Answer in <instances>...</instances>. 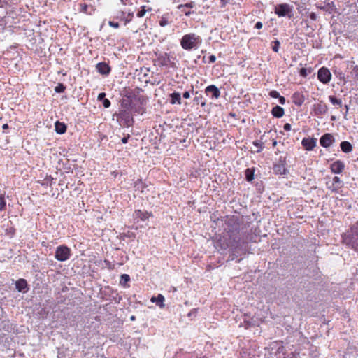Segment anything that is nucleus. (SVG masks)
Returning <instances> with one entry per match:
<instances>
[{
  "instance_id": "obj_27",
  "label": "nucleus",
  "mask_w": 358,
  "mask_h": 358,
  "mask_svg": "<svg viewBox=\"0 0 358 358\" xmlns=\"http://www.w3.org/2000/svg\"><path fill=\"white\" fill-rule=\"evenodd\" d=\"M52 180L53 178L51 176H47L43 180H38L37 182L44 187H48L52 186Z\"/></svg>"
},
{
  "instance_id": "obj_56",
  "label": "nucleus",
  "mask_w": 358,
  "mask_h": 358,
  "mask_svg": "<svg viewBox=\"0 0 358 358\" xmlns=\"http://www.w3.org/2000/svg\"><path fill=\"white\" fill-rule=\"evenodd\" d=\"M208 59H209V61H208L209 63H214L216 61V57L214 55H211Z\"/></svg>"
},
{
  "instance_id": "obj_8",
  "label": "nucleus",
  "mask_w": 358,
  "mask_h": 358,
  "mask_svg": "<svg viewBox=\"0 0 358 358\" xmlns=\"http://www.w3.org/2000/svg\"><path fill=\"white\" fill-rule=\"evenodd\" d=\"M286 157L280 156L278 163L275 164L273 166V171L275 174L284 175L286 174L287 170L286 169Z\"/></svg>"
},
{
  "instance_id": "obj_50",
  "label": "nucleus",
  "mask_w": 358,
  "mask_h": 358,
  "mask_svg": "<svg viewBox=\"0 0 358 358\" xmlns=\"http://www.w3.org/2000/svg\"><path fill=\"white\" fill-rule=\"evenodd\" d=\"M180 10L186 16H189L192 14V12L188 8H182Z\"/></svg>"
},
{
  "instance_id": "obj_61",
  "label": "nucleus",
  "mask_w": 358,
  "mask_h": 358,
  "mask_svg": "<svg viewBox=\"0 0 358 358\" xmlns=\"http://www.w3.org/2000/svg\"><path fill=\"white\" fill-rule=\"evenodd\" d=\"M311 20H315L316 19V15L314 13H312L310 15Z\"/></svg>"
},
{
  "instance_id": "obj_48",
  "label": "nucleus",
  "mask_w": 358,
  "mask_h": 358,
  "mask_svg": "<svg viewBox=\"0 0 358 358\" xmlns=\"http://www.w3.org/2000/svg\"><path fill=\"white\" fill-rule=\"evenodd\" d=\"M108 25L111 27L117 29L120 27V24L118 22H114V21H109Z\"/></svg>"
},
{
  "instance_id": "obj_11",
  "label": "nucleus",
  "mask_w": 358,
  "mask_h": 358,
  "mask_svg": "<svg viewBox=\"0 0 358 358\" xmlns=\"http://www.w3.org/2000/svg\"><path fill=\"white\" fill-rule=\"evenodd\" d=\"M335 141V138L331 134L327 133L322 135L320 139V145L324 148L330 147Z\"/></svg>"
},
{
  "instance_id": "obj_9",
  "label": "nucleus",
  "mask_w": 358,
  "mask_h": 358,
  "mask_svg": "<svg viewBox=\"0 0 358 358\" xmlns=\"http://www.w3.org/2000/svg\"><path fill=\"white\" fill-rule=\"evenodd\" d=\"M318 80L324 84L328 83L331 78V74L327 68L322 67L317 73Z\"/></svg>"
},
{
  "instance_id": "obj_55",
  "label": "nucleus",
  "mask_w": 358,
  "mask_h": 358,
  "mask_svg": "<svg viewBox=\"0 0 358 358\" xmlns=\"http://www.w3.org/2000/svg\"><path fill=\"white\" fill-rule=\"evenodd\" d=\"M291 127H291V124H289V123H286V124H284V126H283V129H284V130H285V131H290V130H291Z\"/></svg>"
},
{
  "instance_id": "obj_43",
  "label": "nucleus",
  "mask_w": 358,
  "mask_h": 358,
  "mask_svg": "<svg viewBox=\"0 0 358 358\" xmlns=\"http://www.w3.org/2000/svg\"><path fill=\"white\" fill-rule=\"evenodd\" d=\"M6 206V202L5 201L4 196L0 195V211L4 210Z\"/></svg>"
},
{
  "instance_id": "obj_7",
  "label": "nucleus",
  "mask_w": 358,
  "mask_h": 358,
  "mask_svg": "<svg viewBox=\"0 0 358 358\" xmlns=\"http://www.w3.org/2000/svg\"><path fill=\"white\" fill-rule=\"evenodd\" d=\"M327 188L333 193H338L343 186V182L339 177L334 176L331 181L327 182Z\"/></svg>"
},
{
  "instance_id": "obj_19",
  "label": "nucleus",
  "mask_w": 358,
  "mask_h": 358,
  "mask_svg": "<svg viewBox=\"0 0 358 358\" xmlns=\"http://www.w3.org/2000/svg\"><path fill=\"white\" fill-rule=\"evenodd\" d=\"M292 102L297 106H301L305 101V96L302 92H294L292 96Z\"/></svg>"
},
{
  "instance_id": "obj_32",
  "label": "nucleus",
  "mask_w": 358,
  "mask_h": 358,
  "mask_svg": "<svg viewBox=\"0 0 358 358\" xmlns=\"http://www.w3.org/2000/svg\"><path fill=\"white\" fill-rule=\"evenodd\" d=\"M194 102L198 105H201V107L204 108L206 106V100L202 94H199L194 98Z\"/></svg>"
},
{
  "instance_id": "obj_63",
  "label": "nucleus",
  "mask_w": 358,
  "mask_h": 358,
  "mask_svg": "<svg viewBox=\"0 0 358 358\" xmlns=\"http://www.w3.org/2000/svg\"><path fill=\"white\" fill-rule=\"evenodd\" d=\"M331 120L334 121V120H336V118H335V117H334V116H331Z\"/></svg>"
},
{
  "instance_id": "obj_49",
  "label": "nucleus",
  "mask_w": 358,
  "mask_h": 358,
  "mask_svg": "<svg viewBox=\"0 0 358 358\" xmlns=\"http://www.w3.org/2000/svg\"><path fill=\"white\" fill-rule=\"evenodd\" d=\"M270 96L271 97H273V98H279L280 96V94L277 92V91H271L270 92Z\"/></svg>"
},
{
  "instance_id": "obj_53",
  "label": "nucleus",
  "mask_w": 358,
  "mask_h": 358,
  "mask_svg": "<svg viewBox=\"0 0 358 358\" xmlns=\"http://www.w3.org/2000/svg\"><path fill=\"white\" fill-rule=\"evenodd\" d=\"M8 2L6 0H0V8H6Z\"/></svg>"
},
{
  "instance_id": "obj_58",
  "label": "nucleus",
  "mask_w": 358,
  "mask_h": 358,
  "mask_svg": "<svg viewBox=\"0 0 358 358\" xmlns=\"http://www.w3.org/2000/svg\"><path fill=\"white\" fill-rule=\"evenodd\" d=\"M285 98L284 96H279V102L280 104L284 105L285 103Z\"/></svg>"
},
{
  "instance_id": "obj_28",
  "label": "nucleus",
  "mask_w": 358,
  "mask_h": 358,
  "mask_svg": "<svg viewBox=\"0 0 358 358\" xmlns=\"http://www.w3.org/2000/svg\"><path fill=\"white\" fill-rule=\"evenodd\" d=\"M341 150L345 153H349L352 150V145L348 141H342L340 144Z\"/></svg>"
},
{
  "instance_id": "obj_31",
  "label": "nucleus",
  "mask_w": 358,
  "mask_h": 358,
  "mask_svg": "<svg viewBox=\"0 0 358 358\" xmlns=\"http://www.w3.org/2000/svg\"><path fill=\"white\" fill-rule=\"evenodd\" d=\"M151 301L152 302H156L157 304L160 307V308H164V297L162 294H158L157 296H152L151 298Z\"/></svg>"
},
{
  "instance_id": "obj_57",
  "label": "nucleus",
  "mask_w": 358,
  "mask_h": 358,
  "mask_svg": "<svg viewBox=\"0 0 358 358\" xmlns=\"http://www.w3.org/2000/svg\"><path fill=\"white\" fill-rule=\"evenodd\" d=\"M129 138H130V135H129V134H127L126 136H124V137H123V138H122V140H121V141H122V143H127L128 142V141H129Z\"/></svg>"
},
{
  "instance_id": "obj_46",
  "label": "nucleus",
  "mask_w": 358,
  "mask_h": 358,
  "mask_svg": "<svg viewBox=\"0 0 358 358\" xmlns=\"http://www.w3.org/2000/svg\"><path fill=\"white\" fill-rule=\"evenodd\" d=\"M254 145L257 147V150L255 152H259L262 149V144L260 141H255L253 143Z\"/></svg>"
},
{
  "instance_id": "obj_29",
  "label": "nucleus",
  "mask_w": 358,
  "mask_h": 358,
  "mask_svg": "<svg viewBox=\"0 0 358 358\" xmlns=\"http://www.w3.org/2000/svg\"><path fill=\"white\" fill-rule=\"evenodd\" d=\"M152 10V8L148 6H141L140 10L136 13V16L139 18L143 17L147 12H150Z\"/></svg>"
},
{
  "instance_id": "obj_45",
  "label": "nucleus",
  "mask_w": 358,
  "mask_h": 358,
  "mask_svg": "<svg viewBox=\"0 0 358 358\" xmlns=\"http://www.w3.org/2000/svg\"><path fill=\"white\" fill-rule=\"evenodd\" d=\"M273 45L272 46V49L274 52H278L280 48V42L278 41H275L273 42Z\"/></svg>"
},
{
  "instance_id": "obj_3",
  "label": "nucleus",
  "mask_w": 358,
  "mask_h": 358,
  "mask_svg": "<svg viewBox=\"0 0 358 358\" xmlns=\"http://www.w3.org/2000/svg\"><path fill=\"white\" fill-rule=\"evenodd\" d=\"M148 101V98L142 94H139L138 91L134 99L133 100V106H131V110L135 114L143 115L145 113V105Z\"/></svg>"
},
{
  "instance_id": "obj_23",
  "label": "nucleus",
  "mask_w": 358,
  "mask_h": 358,
  "mask_svg": "<svg viewBox=\"0 0 358 358\" xmlns=\"http://www.w3.org/2000/svg\"><path fill=\"white\" fill-rule=\"evenodd\" d=\"M271 114L275 117L280 118L284 115L285 111L282 107L279 106H275L272 108Z\"/></svg>"
},
{
  "instance_id": "obj_34",
  "label": "nucleus",
  "mask_w": 358,
  "mask_h": 358,
  "mask_svg": "<svg viewBox=\"0 0 358 358\" xmlns=\"http://www.w3.org/2000/svg\"><path fill=\"white\" fill-rule=\"evenodd\" d=\"M255 325H259L258 323H256L255 321H250L248 320V316L247 315H244V319H243V327H244L245 329H248L252 326H255Z\"/></svg>"
},
{
  "instance_id": "obj_64",
  "label": "nucleus",
  "mask_w": 358,
  "mask_h": 358,
  "mask_svg": "<svg viewBox=\"0 0 358 358\" xmlns=\"http://www.w3.org/2000/svg\"><path fill=\"white\" fill-rule=\"evenodd\" d=\"M345 109H346V113H347V112H348V106L347 105H345Z\"/></svg>"
},
{
  "instance_id": "obj_40",
  "label": "nucleus",
  "mask_w": 358,
  "mask_h": 358,
  "mask_svg": "<svg viewBox=\"0 0 358 358\" xmlns=\"http://www.w3.org/2000/svg\"><path fill=\"white\" fill-rule=\"evenodd\" d=\"M253 176L254 173L251 169H247L245 170V178L248 181H252L254 178Z\"/></svg>"
},
{
  "instance_id": "obj_18",
  "label": "nucleus",
  "mask_w": 358,
  "mask_h": 358,
  "mask_svg": "<svg viewBox=\"0 0 358 358\" xmlns=\"http://www.w3.org/2000/svg\"><path fill=\"white\" fill-rule=\"evenodd\" d=\"M157 62L160 66H168L171 63L169 54L166 52L161 53L157 56Z\"/></svg>"
},
{
  "instance_id": "obj_60",
  "label": "nucleus",
  "mask_w": 358,
  "mask_h": 358,
  "mask_svg": "<svg viewBox=\"0 0 358 358\" xmlns=\"http://www.w3.org/2000/svg\"><path fill=\"white\" fill-rule=\"evenodd\" d=\"M182 96L185 99H189L190 97V94L189 92L186 91L183 93Z\"/></svg>"
},
{
  "instance_id": "obj_4",
  "label": "nucleus",
  "mask_w": 358,
  "mask_h": 358,
  "mask_svg": "<svg viewBox=\"0 0 358 358\" xmlns=\"http://www.w3.org/2000/svg\"><path fill=\"white\" fill-rule=\"evenodd\" d=\"M133 113L131 110L120 109L117 115V120L120 122V124L125 127H130L134 123Z\"/></svg>"
},
{
  "instance_id": "obj_59",
  "label": "nucleus",
  "mask_w": 358,
  "mask_h": 358,
  "mask_svg": "<svg viewBox=\"0 0 358 358\" xmlns=\"http://www.w3.org/2000/svg\"><path fill=\"white\" fill-rule=\"evenodd\" d=\"M255 27L256 29H261V28L262 27V23L261 22H257L255 24Z\"/></svg>"
},
{
  "instance_id": "obj_17",
  "label": "nucleus",
  "mask_w": 358,
  "mask_h": 358,
  "mask_svg": "<svg viewBox=\"0 0 358 358\" xmlns=\"http://www.w3.org/2000/svg\"><path fill=\"white\" fill-rule=\"evenodd\" d=\"M79 6H80L79 11L80 13H85L87 15H92L96 11L95 6H94L92 5H88V4L85 3H81L79 4Z\"/></svg>"
},
{
  "instance_id": "obj_54",
  "label": "nucleus",
  "mask_w": 358,
  "mask_h": 358,
  "mask_svg": "<svg viewBox=\"0 0 358 358\" xmlns=\"http://www.w3.org/2000/svg\"><path fill=\"white\" fill-rule=\"evenodd\" d=\"M353 72L355 73V78L358 79V65L354 66Z\"/></svg>"
},
{
  "instance_id": "obj_36",
  "label": "nucleus",
  "mask_w": 358,
  "mask_h": 358,
  "mask_svg": "<svg viewBox=\"0 0 358 358\" xmlns=\"http://www.w3.org/2000/svg\"><path fill=\"white\" fill-rule=\"evenodd\" d=\"M195 6V2L194 1H190L189 3H187L185 4H180L177 6V8L178 10H182V8H188L191 9L193 8Z\"/></svg>"
},
{
  "instance_id": "obj_21",
  "label": "nucleus",
  "mask_w": 358,
  "mask_h": 358,
  "mask_svg": "<svg viewBox=\"0 0 358 358\" xmlns=\"http://www.w3.org/2000/svg\"><path fill=\"white\" fill-rule=\"evenodd\" d=\"M15 287L18 292H27L28 290V284L25 279H19L15 282Z\"/></svg>"
},
{
  "instance_id": "obj_42",
  "label": "nucleus",
  "mask_w": 358,
  "mask_h": 358,
  "mask_svg": "<svg viewBox=\"0 0 358 358\" xmlns=\"http://www.w3.org/2000/svg\"><path fill=\"white\" fill-rule=\"evenodd\" d=\"M66 86L64 85L62 83H59L55 87V91L57 93H62L65 91Z\"/></svg>"
},
{
  "instance_id": "obj_15",
  "label": "nucleus",
  "mask_w": 358,
  "mask_h": 358,
  "mask_svg": "<svg viewBox=\"0 0 358 358\" xmlns=\"http://www.w3.org/2000/svg\"><path fill=\"white\" fill-rule=\"evenodd\" d=\"M290 11L289 6L286 3L279 4L275 7V12L280 17L287 15Z\"/></svg>"
},
{
  "instance_id": "obj_12",
  "label": "nucleus",
  "mask_w": 358,
  "mask_h": 358,
  "mask_svg": "<svg viewBox=\"0 0 358 358\" xmlns=\"http://www.w3.org/2000/svg\"><path fill=\"white\" fill-rule=\"evenodd\" d=\"M345 164L343 161L338 159L330 165L331 171L335 174L341 173L345 169Z\"/></svg>"
},
{
  "instance_id": "obj_10",
  "label": "nucleus",
  "mask_w": 358,
  "mask_h": 358,
  "mask_svg": "<svg viewBox=\"0 0 358 358\" xmlns=\"http://www.w3.org/2000/svg\"><path fill=\"white\" fill-rule=\"evenodd\" d=\"M173 22V13L168 12L164 13L159 20V24L161 27H165L168 25L171 24Z\"/></svg>"
},
{
  "instance_id": "obj_41",
  "label": "nucleus",
  "mask_w": 358,
  "mask_h": 358,
  "mask_svg": "<svg viewBox=\"0 0 358 358\" xmlns=\"http://www.w3.org/2000/svg\"><path fill=\"white\" fill-rule=\"evenodd\" d=\"M115 18L124 22L125 12L122 10L117 11L115 15Z\"/></svg>"
},
{
  "instance_id": "obj_47",
  "label": "nucleus",
  "mask_w": 358,
  "mask_h": 358,
  "mask_svg": "<svg viewBox=\"0 0 358 358\" xmlns=\"http://www.w3.org/2000/svg\"><path fill=\"white\" fill-rule=\"evenodd\" d=\"M102 103H103V106L104 108H108L110 106V101L109 99L105 98L103 101H102Z\"/></svg>"
},
{
  "instance_id": "obj_1",
  "label": "nucleus",
  "mask_w": 358,
  "mask_h": 358,
  "mask_svg": "<svg viewBox=\"0 0 358 358\" xmlns=\"http://www.w3.org/2000/svg\"><path fill=\"white\" fill-rule=\"evenodd\" d=\"M341 243L355 252H358V221L351 224L341 234Z\"/></svg>"
},
{
  "instance_id": "obj_44",
  "label": "nucleus",
  "mask_w": 358,
  "mask_h": 358,
  "mask_svg": "<svg viewBox=\"0 0 358 358\" xmlns=\"http://www.w3.org/2000/svg\"><path fill=\"white\" fill-rule=\"evenodd\" d=\"M236 249H237L236 248L231 249V254L230 256L231 260H234V259H235V258H236L238 257V255H237L238 251Z\"/></svg>"
},
{
  "instance_id": "obj_25",
  "label": "nucleus",
  "mask_w": 358,
  "mask_h": 358,
  "mask_svg": "<svg viewBox=\"0 0 358 358\" xmlns=\"http://www.w3.org/2000/svg\"><path fill=\"white\" fill-rule=\"evenodd\" d=\"M170 103L171 104H178V105H180L181 104V96H180V94L179 92H173V93H171L170 94Z\"/></svg>"
},
{
  "instance_id": "obj_24",
  "label": "nucleus",
  "mask_w": 358,
  "mask_h": 358,
  "mask_svg": "<svg viewBox=\"0 0 358 358\" xmlns=\"http://www.w3.org/2000/svg\"><path fill=\"white\" fill-rule=\"evenodd\" d=\"M148 187L147 184L144 183L142 179H138L134 182L135 191H140L141 193L144 192V189Z\"/></svg>"
},
{
  "instance_id": "obj_35",
  "label": "nucleus",
  "mask_w": 358,
  "mask_h": 358,
  "mask_svg": "<svg viewBox=\"0 0 358 358\" xmlns=\"http://www.w3.org/2000/svg\"><path fill=\"white\" fill-rule=\"evenodd\" d=\"M136 93L137 92H136L135 91L130 90L126 92L123 97L125 99H131V101L133 102V100L134 99Z\"/></svg>"
},
{
  "instance_id": "obj_14",
  "label": "nucleus",
  "mask_w": 358,
  "mask_h": 358,
  "mask_svg": "<svg viewBox=\"0 0 358 358\" xmlns=\"http://www.w3.org/2000/svg\"><path fill=\"white\" fill-rule=\"evenodd\" d=\"M205 93L207 96H210L211 99H218L220 96V91L215 85L207 86Z\"/></svg>"
},
{
  "instance_id": "obj_30",
  "label": "nucleus",
  "mask_w": 358,
  "mask_h": 358,
  "mask_svg": "<svg viewBox=\"0 0 358 358\" xmlns=\"http://www.w3.org/2000/svg\"><path fill=\"white\" fill-rule=\"evenodd\" d=\"M121 109H127L131 110V106H133V102L131 101V99L122 98L121 101Z\"/></svg>"
},
{
  "instance_id": "obj_62",
  "label": "nucleus",
  "mask_w": 358,
  "mask_h": 358,
  "mask_svg": "<svg viewBox=\"0 0 358 358\" xmlns=\"http://www.w3.org/2000/svg\"><path fill=\"white\" fill-rule=\"evenodd\" d=\"M2 128L3 130H6V129H8L9 128L8 124H4L3 126H2Z\"/></svg>"
},
{
  "instance_id": "obj_33",
  "label": "nucleus",
  "mask_w": 358,
  "mask_h": 358,
  "mask_svg": "<svg viewBox=\"0 0 358 358\" xmlns=\"http://www.w3.org/2000/svg\"><path fill=\"white\" fill-rule=\"evenodd\" d=\"M329 99L330 102L336 108H341L343 105L342 100L340 99H337L334 96H329Z\"/></svg>"
},
{
  "instance_id": "obj_6",
  "label": "nucleus",
  "mask_w": 358,
  "mask_h": 358,
  "mask_svg": "<svg viewBox=\"0 0 358 358\" xmlns=\"http://www.w3.org/2000/svg\"><path fill=\"white\" fill-rule=\"evenodd\" d=\"M71 256V249L66 245H61L57 247L55 250V257L57 260L64 262L68 260Z\"/></svg>"
},
{
  "instance_id": "obj_38",
  "label": "nucleus",
  "mask_w": 358,
  "mask_h": 358,
  "mask_svg": "<svg viewBox=\"0 0 358 358\" xmlns=\"http://www.w3.org/2000/svg\"><path fill=\"white\" fill-rule=\"evenodd\" d=\"M130 280V277L127 274H122L120 277V283L122 285L126 286L127 283Z\"/></svg>"
},
{
  "instance_id": "obj_52",
  "label": "nucleus",
  "mask_w": 358,
  "mask_h": 358,
  "mask_svg": "<svg viewBox=\"0 0 358 358\" xmlns=\"http://www.w3.org/2000/svg\"><path fill=\"white\" fill-rule=\"evenodd\" d=\"M230 2V0H220V7L224 8L227 3Z\"/></svg>"
},
{
  "instance_id": "obj_13",
  "label": "nucleus",
  "mask_w": 358,
  "mask_h": 358,
  "mask_svg": "<svg viewBox=\"0 0 358 358\" xmlns=\"http://www.w3.org/2000/svg\"><path fill=\"white\" fill-rule=\"evenodd\" d=\"M313 110L316 115H322L325 114L328 110V107L325 103L322 101L313 105Z\"/></svg>"
},
{
  "instance_id": "obj_51",
  "label": "nucleus",
  "mask_w": 358,
  "mask_h": 358,
  "mask_svg": "<svg viewBox=\"0 0 358 358\" xmlns=\"http://www.w3.org/2000/svg\"><path fill=\"white\" fill-rule=\"evenodd\" d=\"M106 98V93L101 92L97 96V99L100 101H102Z\"/></svg>"
},
{
  "instance_id": "obj_2",
  "label": "nucleus",
  "mask_w": 358,
  "mask_h": 358,
  "mask_svg": "<svg viewBox=\"0 0 358 358\" xmlns=\"http://www.w3.org/2000/svg\"><path fill=\"white\" fill-rule=\"evenodd\" d=\"M201 43V38L195 33L186 34L180 39L181 47L187 51L196 50Z\"/></svg>"
},
{
  "instance_id": "obj_20",
  "label": "nucleus",
  "mask_w": 358,
  "mask_h": 358,
  "mask_svg": "<svg viewBox=\"0 0 358 358\" xmlns=\"http://www.w3.org/2000/svg\"><path fill=\"white\" fill-rule=\"evenodd\" d=\"M96 68L101 74L107 76L110 72V66L106 62H99L96 64Z\"/></svg>"
},
{
  "instance_id": "obj_39",
  "label": "nucleus",
  "mask_w": 358,
  "mask_h": 358,
  "mask_svg": "<svg viewBox=\"0 0 358 358\" xmlns=\"http://www.w3.org/2000/svg\"><path fill=\"white\" fill-rule=\"evenodd\" d=\"M134 17V13L132 11H129L127 13H125V18H124V25L127 24L130 22L132 21Z\"/></svg>"
},
{
  "instance_id": "obj_26",
  "label": "nucleus",
  "mask_w": 358,
  "mask_h": 358,
  "mask_svg": "<svg viewBox=\"0 0 358 358\" xmlns=\"http://www.w3.org/2000/svg\"><path fill=\"white\" fill-rule=\"evenodd\" d=\"M55 131L59 134H63L66 131V126L64 123L57 121L55 122Z\"/></svg>"
},
{
  "instance_id": "obj_16",
  "label": "nucleus",
  "mask_w": 358,
  "mask_h": 358,
  "mask_svg": "<svg viewBox=\"0 0 358 358\" xmlns=\"http://www.w3.org/2000/svg\"><path fill=\"white\" fill-rule=\"evenodd\" d=\"M317 140L314 138H304L301 144L306 150H312L316 146Z\"/></svg>"
},
{
  "instance_id": "obj_5",
  "label": "nucleus",
  "mask_w": 358,
  "mask_h": 358,
  "mask_svg": "<svg viewBox=\"0 0 358 358\" xmlns=\"http://www.w3.org/2000/svg\"><path fill=\"white\" fill-rule=\"evenodd\" d=\"M231 236L227 234H220L214 241L215 248L218 250H226L230 246Z\"/></svg>"
},
{
  "instance_id": "obj_37",
  "label": "nucleus",
  "mask_w": 358,
  "mask_h": 358,
  "mask_svg": "<svg viewBox=\"0 0 358 358\" xmlns=\"http://www.w3.org/2000/svg\"><path fill=\"white\" fill-rule=\"evenodd\" d=\"M312 72V68H301L299 70V74L301 76L306 78Z\"/></svg>"
},
{
  "instance_id": "obj_22",
  "label": "nucleus",
  "mask_w": 358,
  "mask_h": 358,
  "mask_svg": "<svg viewBox=\"0 0 358 358\" xmlns=\"http://www.w3.org/2000/svg\"><path fill=\"white\" fill-rule=\"evenodd\" d=\"M134 215L137 218H139L142 221L148 220L149 217H152V213L148 211H143L141 210H136Z\"/></svg>"
}]
</instances>
